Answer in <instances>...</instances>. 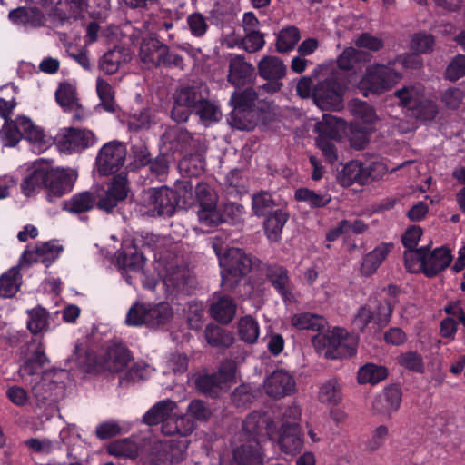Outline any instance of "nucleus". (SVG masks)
I'll list each match as a JSON object with an SVG mask.
<instances>
[{"instance_id":"1","label":"nucleus","mask_w":465,"mask_h":465,"mask_svg":"<svg viewBox=\"0 0 465 465\" xmlns=\"http://www.w3.org/2000/svg\"><path fill=\"white\" fill-rule=\"evenodd\" d=\"M276 424L264 412L253 411L242 423V430L233 438L234 465H262L261 444L274 438Z\"/></svg>"},{"instance_id":"2","label":"nucleus","mask_w":465,"mask_h":465,"mask_svg":"<svg viewBox=\"0 0 465 465\" xmlns=\"http://www.w3.org/2000/svg\"><path fill=\"white\" fill-rule=\"evenodd\" d=\"M117 265L123 271V273L126 274L125 280L127 283H132V276L128 275L129 273L139 275L145 288L154 291L161 287L165 290L167 295L179 291L186 282L187 271L185 268L180 267L173 262L168 263L164 268V272H161V281L147 280L143 270L144 265L143 254L138 252L134 247L128 248L118 253Z\"/></svg>"},{"instance_id":"3","label":"nucleus","mask_w":465,"mask_h":465,"mask_svg":"<svg viewBox=\"0 0 465 465\" xmlns=\"http://www.w3.org/2000/svg\"><path fill=\"white\" fill-rule=\"evenodd\" d=\"M23 363L18 369V375L24 381H28V377H35L30 381L32 384V392L37 398H45V393L53 387L52 383H58V380L66 373L64 371L51 370L42 372L41 370L48 358L45 353V347L41 341L32 340L25 346L21 348Z\"/></svg>"},{"instance_id":"4","label":"nucleus","mask_w":465,"mask_h":465,"mask_svg":"<svg viewBox=\"0 0 465 465\" xmlns=\"http://www.w3.org/2000/svg\"><path fill=\"white\" fill-rule=\"evenodd\" d=\"M193 184L183 181L177 186L178 192L167 187L150 188L142 193L140 197V213L150 216L173 213L175 206L187 207L193 204Z\"/></svg>"},{"instance_id":"5","label":"nucleus","mask_w":465,"mask_h":465,"mask_svg":"<svg viewBox=\"0 0 465 465\" xmlns=\"http://www.w3.org/2000/svg\"><path fill=\"white\" fill-rule=\"evenodd\" d=\"M128 192L126 176L119 174L112 179L106 190H96V196L88 191L74 194L64 208L70 213H80L93 209L97 202L99 209L110 212L127 197Z\"/></svg>"},{"instance_id":"6","label":"nucleus","mask_w":465,"mask_h":465,"mask_svg":"<svg viewBox=\"0 0 465 465\" xmlns=\"http://www.w3.org/2000/svg\"><path fill=\"white\" fill-rule=\"evenodd\" d=\"M213 248L219 258L222 284L228 289H232L243 276L260 263L257 259L239 248L225 250L220 236L214 237Z\"/></svg>"},{"instance_id":"7","label":"nucleus","mask_w":465,"mask_h":465,"mask_svg":"<svg viewBox=\"0 0 465 465\" xmlns=\"http://www.w3.org/2000/svg\"><path fill=\"white\" fill-rule=\"evenodd\" d=\"M394 96L399 105L418 120L431 121L438 114L435 102L420 84L404 85Z\"/></svg>"},{"instance_id":"8","label":"nucleus","mask_w":465,"mask_h":465,"mask_svg":"<svg viewBox=\"0 0 465 465\" xmlns=\"http://www.w3.org/2000/svg\"><path fill=\"white\" fill-rule=\"evenodd\" d=\"M401 77V73L393 67V63H374L366 67L358 88L365 96L369 94H380L391 89Z\"/></svg>"},{"instance_id":"9","label":"nucleus","mask_w":465,"mask_h":465,"mask_svg":"<svg viewBox=\"0 0 465 465\" xmlns=\"http://www.w3.org/2000/svg\"><path fill=\"white\" fill-rule=\"evenodd\" d=\"M312 341L316 350L325 358L336 359L355 353L351 338L344 329L339 327L318 333Z\"/></svg>"},{"instance_id":"10","label":"nucleus","mask_w":465,"mask_h":465,"mask_svg":"<svg viewBox=\"0 0 465 465\" xmlns=\"http://www.w3.org/2000/svg\"><path fill=\"white\" fill-rule=\"evenodd\" d=\"M346 128L344 121L326 114L322 115V121L314 126V132L318 134L317 146L331 163L338 160L337 149L332 141L340 139Z\"/></svg>"},{"instance_id":"11","label":"nucleus","mask_w":465,"mask_h":465,"mask_svg":"<svg viewBox=\"0 0 465 465\" xmlns=\"http://www.w3.org/2000/svg\"><path fill=\"white\" fill-rule=\"evenodd\" d=\"M196 215L199 223L204 226H217L221 223L218 213V194L216 191L206 183H198L194 190Z\"/></svg>"},{"instance_id":"12","label":"nucleus","mask_w":465,"mask_h":465,"mask_svg":"<svg viewBox=\"0 0 465 465\" xmlns=\"http://www.w3.org/2000/svg\"><path fill=\"white\" fill-rule=\"evenodd\" d=\"M344 88L337 74L319 81L313 88V101L321 110L339 111L343 107Z\"/></svg>"},{"instance_id":"13","label":"nucleus","mask_w":465,"mask_h":465,"mask_svg":"<svg viewBox=\"0 0 465 465\" xmlns=\"http://www.w3.org/2000/svg\"><path fill=\"white\" fill-rule=\"evenodd\" d=\"M257 94L252 88H246L242 93L235 91L232 95L230 103L233 106L228 119L230 124L239 130H250L253 127L254 101Z\"/></svg>"},{"instance_id":"14","label":"nucleus","mask_w":465,"mask_h":465,"mask_svg":"<svg viewBox=\"0 0 465 465\" xmlns=\"http://www.w3.org/2000/svg\"><path fill=\"white\" fill-rule=\"evenodd\" d=\"M393 304L394 300L389 299L379 303L369 302L360 308L353 320L355 328L364 331L371 323L378 330L384 327L390 322Z\"/></svg>"},{"instance_id":"15","label":"nucleus","mask_w":465,"mask_h":465,"mask_svg":"<svg viewBox=\"0 0 465 465\" xmlns=\"http://www.w3.org/2000/svg\"><path fill=\"white\" fill-rule=\"evenodd\" d=\"M55 141L61 152L72 153L93 146L97 140L91 130L67 127L58 132Z\"/></svg>"},{"instance_id":"16","label":"nucleus","mask_w":465,"mask_h":465,"mask_svg":"<svg viewBox=\"0 0 465 465\" xmlns=\"http://www.w3.org/2000/svg\"><path fill=\"white\" fill-rule=\"evenodd\" d=\"M126 147L123 143L112 141L105 143L96 157L98 172L108 175L117 172L124 163Z\"/></svg>"},{"instance_id":"17","label":"nucleus","mask_w":465,"mask_h":465,"mask_svg":"<svg viewBox=\"0 0 465 465\" xmlns=\"http://www.w3.org/2000/svg\"><path fill=\"white\" fill-rule=\"evenodd\" d=\"M77 179V173L72 168H54L48 164L45 189L47 195L61 197L70 193Z\"/></svg>"},{"instance_id":"18","label":"nucleus","mask_w":465,"mask_h":465,"mask_svg":"<svg viewBox=\"0 0 465 465\" xmlns=\"http://www.w3.org/2000/svg\"><path fill=\"white\" fill-rule=\"evenodd\" d=\"M62 251V245L54 241L37 243L35 246L27 247L24 251L20 258V265L29 266L33 263L41 262L49 267L59 257Z\"/></svg>"},{"instance_id":"19","label":"nucleus","mask_w":465,"mask_h":465,"mask_svg":"<svg viewBox=\"0 0 465 465\" xmlns=\"http://www.w3.org/2000/svg\"><path fill=\"white\" fill-rule=\"evenodd\" d=\"M265 273L269 282L285 303L297 302L298 299L294 292V284L286 268L276 264L269 265L266 268Z\"/></svg>"},{"instance_id":"20","label":"nucleus","mask_w":465,"mask_h":465,"mask_svg":"<svg viewBox=\"0 0 465 465\" xmlns=\"http://www.w3.org/2000/svg\"><path fill=\"white\" fill-rule=\"evenodd\" d=\"M235 371L236 368L232 362H224L217 373L198 376L196 387L204 393H213L216 389H223L226 382L232 381Z\"/></svg>"},{"instance_id":"21","label":"nucleus","mask_w":465,"mask_h":465,"mask_svg":"<svg viewBox=\"0 0 465 465\" xmlns=\"http://www.w3.org/2000/svg\"><path fill=\"white\" fill-rule=\"evenodd\" d=\"M263 386L268 396L278 399L294 391L295 381L288 371L276 370L265 379Z\"/></svg>"},{"instance_id":"22","label":"nucleus","mask_w":465,"mask_h":465,"mask_svg":"<svg viewBox=\"0 0 465 465\" xmlns=\"http://www.w3.org/2000/svg\"><path fill=\"white\" fill-rule=\"evenodd\" d=\"M260 75L265 79L273 80L262 86V89L274 93L280 90L282 84L278 81L284 76L286 67L282 60L276 56H265L258 64Z\"/></svg>"},{"instance_id":"23","label":"nucleus","mask_w":465,"mask_h":465,"mask_svg":"<svg viewBox=\"0 0 465 465\" xmlns=\"http://www.w3.org/2000/svg\"><path fill=\"white\" fill-rule=\"evenodd\" d=\"M18 123L24 131V138L28 141L33 153L40 154L52 144L51 137L46 135L41 127L35 125L28 117L18 116Z\"/></svg>"},{"instance_id":"24","label":"nucleus","mask_w":465,"mask_h":465,"mask_svg":"<svg viewBox=\"0 0 465 465\" xmlns=\"http://www.w3.org/2000/svg\"><path fill=\"white\" fill-rule=\"evenodd\" d=\"M48 163L35 162L27 168V173L22 181L21 191L25 196L37 193L45 188Z\"/></svg>"},{"instance_id":"25","label":"nucleus","mask_w":465,"mask_h":465,"mask_svg":"<svg viewBox=\"0 0 465 465\" xmlns=\"http://www.w3.org/2000/svg\"><path fill=\"white\" fill-rule=\"evenodd\" d=\"M423 248V272L429 276H434L447 268L452 261L450 250L445 247L437 248L430 252H427L426 247Z\"/></svg>"},{"instance_id":"26","label":"nucleus","mask_w":465,"mask_h":465,"mask_svg":"<svg viewBox=\"0 0 465 465\" xmlns=\"http://www.w3.org/2000/svg\"><path fill=\"white\" fill-rule=\"evenodd\" d=\"M401 403V391L399 387L391 385L378 394L372 403L373 410L378 413L390 414L396 411Z\"/></svg>"},{"instance_id":"27","label":"nucleus","mask_w":465,"mask_h":465,"mask_svg":"<svg viewBox=\"0 0 465 465\" xmlns=\"http://www.w3.org/2000/svg\"><path fill=\"white\" fill-rule=\"evenodd\" d=\"M253 67L240 55L230 59L228 81L236 87L244 85L251 78Z\"/></svg>"},{"instance_id":"28","label":"nucleus","mask_w":465,"mask_h":465,"mask_svg":"<svg viewBox=\"0 0 465 465\" xmlns=\"http://www.w3.org/2000/svg\"><path fill=\"white\" fill-rule=\"evenodd\" d=\"M278 445L283 453L296 455L303 447L302 429H280Z\"/></svg>"},{"instance_id":"29","label":"nucleus","mask_w":465,"mask_h":465,"mask_svg":"<svg viewBox=\"0 0 465 465\" xmlns=\"http://www.w3.org/2000/svg\"><path fill=\"white\" fill-rule=\"evenodd\" d=\"M176 409L175 401L171 400L160 401L146 411L143 415V421L148 425H155L160 422L163 425L166 420H171Z\"/></svg>"},{"instance_id":"30","label":"nucleus","mask_w":465,"mask_h":465,"mask_svg":"<svg viewBox=\"0 0 465 465\" xmlns=\"http://www.w3.org/2000/svg\"><path fill=\"white\" fill-rule=\"evenodd\" d=\"M162 47H163V44L155 37L150 36L143 39L139 57L147 68L159 66Z\"/></svg>"},{"instance_id":"31","label":"nucleus","mask_w":465,"mask_h":465,"mask_svg":"<svg viewBox=\"0 0 465 465\" xmlns=\"http://www.w3.org/2000/svg\"><path fill=\"white\" fill-rule=\"evenodd\" d=\"M236 312L233 300L226 295H220L212 302L210 313L217 322L229 323Z\"/></svg>"},{"instance_id":"32","label":"nucleus","mask_w":465,"mask_h":465,"mask_svg":"<svg viewBox=\"0 0 465 465\" xmlns=\"http://www.w3.org/2000/svg\"><path fill=\"white\" fill-rule=\"evenodd\" d=\"M68 5L72 15L78 16L86 11L89 6L97 5L103 9H107L110 5V0H62ZM127 5L132 7L143 6L146 0H123Z\"/></svg>"},{"instance_id":"33","label":"nucleus","mask_w":465,"mask_h":465,"mask_svg":"<svg viewBox=\"0 0 465 465\" xmlns=\"http://www.w3.org/2000/svg\"><path fill=\"white\" fill-rule=\"evenodd\" d=\"M392 246L391 243H381L368 252L361 262V273L364 275L373 274L386 259Z\"/></svg>"},{"instance_id":"34","label":"nucleus","mask_w":465,"mask_h":465,"mask_svg":"<svg viewBox=\"0 0 465 465\" xmlns=\"http://www.w3.org/2000/svg\"><path fill=\"white\" fill-rule=\"evenodd\" d=\"M131 60L128 50L114 48L104 54L100 62V68L107 74L116 73L120 67Z\"/></svg>"},{"instance_id":"35","label":"nucleus","mask_w":465,"mask_h":465,"mask_svg":"<svg viewBox=\"0 0 465 465\" xmlns=\"http://www.w3.org/2000/svg\"><path fill=\"white\" fill-rule=\"evenodd\" d=\"M161 429L164 435L185 437L194 430V422L186 415H176L173 412L171 420H166Z\"/></svg>"},{"instance_id":"36","label":"nucleus","mask_w":465,"mask_h":465,"mask_svg":"<svg viewBox=\"0 0 465 465\" xmlns=\"http://www.w3.org/2000/svg\"><path fill=\"white\" fill-rule=\"evenodd\" d=\"M446 312L450 316L441 322L440 332L443 337L452 339L457 331L458 323L465 325V313L459 302L448 306Z\"/></svg>"},{"instance_id":"37","label":"nucleus","mask_w":465,"mask_h":465,"mask_svg":"<svg viewBox=\"0 0 465 465\" xmlns=\"http://www.w3.org/2000/svg\"><path fill=\"white\" fill-rule=\"evenodd\" d=\"M55 95L58 104L64 108V111L75 112L74 117L75 119H80L78 111L81 106L76 97L75 88L71 84L65 83L60 84L55 93Z\"/></svg>"},{"instance_id":"38","label":"nucleus","mask_w":465,"mask_h":465,"mask_svg":"<svg viewBox=\"0 0 465 465\" xmlns=\"http://www.w3.org/2000/svg\"><path fill=\"white\" fill-rule=\"evenodd\" d=\"M173 316V309L167 302L148 304L147 327L154 328L164 325L171 321Z\"/></svg>"},{"instance_id":"39","label":"nucleus","mask_w":465,"mask_h":465,"mask_svg":"<svg viewBox=\"0 0 465 465\" xmlns=\"http://www.w3.org/2000/svg\"><path fill=\"white\" fill-rule=\"evenodd\" d=\"M288 220V214L282 209L271 213L265 223L264 230L271 242H278L281 239L282 228Z\"/></svg>"},{"instance_id":"40","label":"nucleus","mask_w":465,"mask_h":465,"mask_svg":"<svg viewBox=\"0 0 465 465\" xmlns=\"http://www.w3.org/2000/svg\"><path fill=\"white\" fill-rule=\"evenodd\" d=\"M388 376V370L382 365L375 363H366L358 371L357 380L360 384H371L375 385Z\"/></svg>"},{"instance_id":"41","label":"nucleus","mask_w":465,"mask_h":465,"mask_svg":"<svg viewBox=\"0 0 465 465\" xmlns=\"http://www.w3.org/2000/svg\"><path fill=\"white\" fill-rule=\"evenodd\" d=\"M291 323L298 330L321 331L324 329L326 321L318 314L302 312L293 314L291 318Z\"/></svg>"},{"instance_id":"42","label":"nucleus","mask_w":465,"mask_h":465,"mask_svg":"<svg viewBox=\"0 0 465 465\" xmlns=\"http://www.w3.org/2000/svg\"><path fill=\"white\" fill-rule=\"evenodd\" d=\"M20 263L11 268L0 277V296L4 298L13 297L19 290L21 275L19 272Z\"/></svg>"},{"instance_id":"43","label":"nucleus","mask_w":465,"mask_h":465,"mask_svg":"<svg viewBox=\"0 0 465 465\" xmlns=\"http://www.w3.org/2000/svg\"><path fill=\"white\" fill-rule=\"evenodd\" d=\"M301 38L299 29L289 25L280 30L276 35V50L278 53H287L292 50Z\"/></svg>"},{"instance_id":"44","label":"nucleus","mask_w":465,"mask_h":465,"mask_svg":"<svg viewBox=\"0 0 465 465\" xmlns=\"http://www.w3.org/2000/svg\"><path fill=\"white\" fill-rule=\"evenodd\" d=\"M349 110L351 114L355 117L354 123H359L362 126H370L376 120V114L373 108L369 105L366 102L360 100H352L349 104Z\"/></svg>"},{"instance_id":"45","label":"nucleus","mask_w":465,"mask_h":465,"mask_svg":"<svg viewBox=\"0 0 465 465\" xmlns=\"http://www.w3.org/2000/svg\"><path fill=\"white\" fill-rule=\"evenodd\" d=\"M130 360L128 351L122 346H114L107 351L104 367L110 371H122Z\"/></svg>"},{"instance_id":"46","label":"nucleus","mask_w":465,"mask_h":465,"mask_svg":"<svg viewBox=\"0 0 465 465\" xmlns=\"http://www.w3.org/2000/svg\"><path fill=\"white\" fill-rule=\"evenodd\" d=\"M294 197L298 202L305 203L312 208H320L327 205L331 197L327 193H317L308 188H299L295 191Z\"/></svg>"},{"instance_id":"47","label":"nucleus","mask_w":465,"mask_h":465,"mask_svg":"<svg viewBox=\"0 0 465 465\" xmlns=\"http://www.w3.org/2000/svg\"><path fill=\"white\" fill-rule=\"evenodd\" d=\"M342 398L341 388L335 378L325 381L319 390V400L322 403L336 405Z\"/></svg>"},{"instance_id":"48","label":"nucleus","mask_w":465,"mask_h":465,"mask_svg":"<svg viewBox=\"0 0 465 465\" xmlns=\"http://www.w3.org/2000/svg\"><path fill=\"white\" fill-rule=\"evenodd\" d=\"M22 137H24V131L18 123V117L15 121L6 120L0 130V139L3 145L14 147Z\"/></svg>"},{"instance_id":"49","label":"nucleus","mask_w":465,"mask_h":465,"mask_svg":"<svg viewBox=\"0 0 465 465\" xmlns=\"http://www.w3.org/2000/svg\"><path fill=\"white\" fill-rule=\"evenodd\" d=\"M342 173L348 183L354 182L359 183H365L371 176L370 168L363 165L359 161H351L347 163L344 166Z\"/></svg>"},{"instance_id":"50","label":"nucleus","mask_w":465,"mask_h":465,"mask_svg":"<svg viewBox=\"0 0 465 465\" xmlns=\"http://www.w3.org/2000/svg\"><path fill=\"white\" fill-rule=\"evenodd\" d=\"M260 334L257 321L252 316L242 317L238 322V335L246 343H254Z\"/></svg>"},{"instance_id":"51","label":"nucleus","mask_w":465,"mask_h":465,"mask_svg":"<svg viewBox=\"0 0 465 465\" xmlns=\"http://www.w3.org/2000/svg\"><path fill=\"white\" fill-rule=\"evenodd\" d=\"M195 114L199 116L201 122L205 125L216 123L222 117L220 107L205 97H203L198 107H196Z\"/></svg>"},{"instance_id":"52","label":"nucleus","mask_w":465,"mask_h":465,"mask_svg":"<svg viewBox=\"0 0 465 465\" xmlns=\"http://www.w3.org/2000/svg\"><path fill=\"white\" fill-rule=\"evenodd\" d=\"M29 319L27 328L33 334L45 332L48 330V313L43 307H37L28 311Z\"/></svg>"},{"instance_id":"53","label":"nucleus","mask_w":465,"mask_h":465,"mask_svg":"<svg viewBox=\"0 0 465 465\" xmlns=\"http://www.w3.org/2000/svg\"><path fill=\"white\" fill-rule=\"evenodd\" d=\"M96 91L102 105L107 112H114V92L111 84L101 77L96 80Z\"/></svg>"},{"instance_id":"54","label":"nucleus","mask_w":465,"mask_h":465,"mask_svg":"<svg viewBox=\"0 0 465 465\" xmlns=\"http://www.w3.org/2000/svg\"><path fill=\"white\" fill-rule=\"evenodd\" d=\"M138 450L137 444L129 439L115 440L108 446V452L116 457L134 458Z\"/></svg>"},{"instance_id":"55","label":"nucleus","mask_w":465,"mask_h":465,"mask_svg":"<svg viewBox=\"0 0 465 465\" xmlns=\"http://www.w3.org/2000/svg\"><path fill=\"white\" fill-rule=\"evenodd\" d=\"M218 213L222 218L221 223H237L242 220L244 214V208L240 203H227L222 206H219Z\"/></svg>"},{"instance_id":"56","label":"nucleus","mask_w":465,"mask_h":465,"mask_svg":"<svg viewBox=\"0 0 465 465\" xmlns=\"http://www.w3.org/2000/svg\"><path fill=\"white\" fill-rule=\"evenodd\" d=\"M203 97L202 90H197L194 87H184L178 92L175 98L179 103L187 105L190 110L195 113L196 107H198Z\"/></svg>"},{"instance_id":"57","label":"nucleus","mask_w":465,"mask_h":465,"mask_svg":"<svg viewBox=\"0 0 465 465\" xmlns=\"http://www.w3.org/2000/svg\"><path fill=\"white\" fill-rule=\"evenodd\" d=\"M274 206V201L268 192H260L252 196V207L255 215L265 216Z\"/></svg>"},{"instance_id":"58","label":"nucleus","mask_w":465,"mask_h":465,"mask_svg":"<svg viewBox=\"0 0 465 465\" xmlns=\"http://www.w3.org/2000/svg\"><path fill=\"white\" fill-rule=\"evenodd\" d=\"M188 442L186 440H168L163 442V450L166 452V458L172 463L180 462L187 450Z\"/></svg>"},{"instance_id":"59","label":"nucleus","mask_w":465,"mask_h":465,"mask_svg":"<svg viewBox=\"0 0 465 465\" xmlns=\"http://www.w3.org/2000/svg\"><path fill=\"white\" fill-rule=\"evenodd\" d=\"M370 131V126H362L359 123L351 124L348 133L351 145L358 150L362 149L368 142V134Z\"/></svg>"},{"instance_id":"60","label":"nucleus","mask_w":465,"mask_h":465,"mask_svg":"<svg viewBox=\"0 0 465 465\" xmlns=\"http://www.w3.org/2000/svg\"><path fill=\"white\" fill-rule=\"evenodd\" d=\"M302 418V408L296 403L292 402L288 405L282 414V425L281 429H301L300 420Z\"/></svg>"},{"instance_id":"61","label":"nucleus","mask_w":465,"mask_h":465,"mask_svg":"<svg viewBox=\"0 0 465 465\" xmlns=\"http://www.w3.org/2000/svg\"><path fill=\"white\" fill-rule=\"evenodd\" d=\"M148 304L135 303L128 311L125 323L129 326H147Z\"/></svg>"},{"instance_id":"62","label":"nucleus","mask_w":465,"mask_h":465,"mask_svg":"<svg viewBox=\"0 0 465 465\" xmlns=\"http://www.w3.org/2000/svg\"><path fill=\"white\" fill-rule=\"evenodd\" d=\"M354 44L359 48L368 49L372 52H378L384 46V41L381 36L370 33H361L357 35Z\"/></svg>"},{"instance_id":"63","label":"nucleus","mask_w":465,"mask_h":465,"mask_svg":"<svg viewBox=\"0 0 465 465\" xmlns=\"http://www.w3.org/2000/svg\"><path fill=\"white\" fill-rule=\"evenodd\" d=\"M152 124H153V118L149 109L133 114L128 120L129 129L134 132L148 129Z\"/></svg>"},{"instance_id":"64","label":"nucleus","mask_w":465,"mask_h":465,"mask_svg":"<svg viewBox=\"0 0 465 465\" xmlns=\"http://www.w3.org/2000/svg\"><path fill=\"white\" fill-rule=\"evenodd\" d=\"M362 53L354 47H348L338 56L337 64L342 70L352 69L361 59Z\"/></svg>"}]
</instances>
